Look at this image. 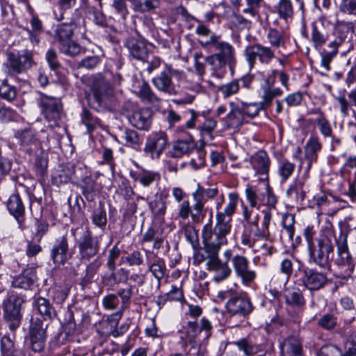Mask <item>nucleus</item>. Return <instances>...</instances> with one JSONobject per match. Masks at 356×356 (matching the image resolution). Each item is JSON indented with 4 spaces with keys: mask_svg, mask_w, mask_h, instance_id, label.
<instances>
[{
    "mask_svg": "<svg viewBox=\"0 0 356 356\" xmlns=\"http://www.w3.org/2000/svg\"><path fill=\"white\" fill-rule=\"evenodd\" d=\"M173 77L181 82L185 79V74L183 71L165 64L163 70L152 78V83L156 89L163 93L169 95H177L179 86L174 84Z\"/></svg>",
    "mask_w": 356,
    "mask_h": 356,
    "instance_id": "obj_6",
    "label": "nucleus"
},
{
    "mask_svg": "<svg viewBox=\"0 0 356 356\" xmlns=\"http://www.w3.org/2000/svg\"><path fill=\"white\" fill-rule=\"evenodd\" d=\"M244 56L250 70L255 67L257 60L261 65H267L276 58L273 49L261 43L247 46L244 50Z\"/></svg>",
    "mask_w": 356,
    "mask_h": 356,
    "instance_id": "obj_8",
    "label": "nucleus"
},
{
    "mask_svg": "<svg viewBox=\"0 0 356 356\" xmlns=\"http://www.w3.org/2000/svg\"><path fill=\"white\" fill-rule=\"evenodd\" d=\"M194 147V145L191 141L188 140H177L174 143L170 154L174 158H180L184 154H188Z\"/></svg>",
    "mask_w": 356,
    "mask_h": 356,
    "instance_id": "obj_48",
    "label": "nucleus"
},
{
    "mask_svg": "<svg viewBox=\"0 0 356 356\" xmlns=\"http://www.w3.org/2000/svg\"><path fill=\"white\" fill-rule=\"evenodd\" d=\"M177 86H179V92L176 95L179 97L172 100L177 105L191 104L201 90L200 86L197 84L192 86H183L181 88L179 84Z\"/></svg>",
    "mask_w": 356,
    "mask_h": 356,
    "instance_id": "obj_34",
    "label": "nucleus"
},
{
    "mask_svg": "<svg viewBox=\"0 0 356 356\" xmlns=\"http://www.w3.org/2000/svg\"><path fill=\"white\" fill-rule=\"evenodd\" d=\"M305 180L302 178L296 179L286 190V195L292 201L300 203L305 197Z\"/></svg>",
    "mask_w": 356,
    "mask_h": 356,
    "instance_id": "obj_39",
    "label": "nucleus"
},
{
    "mask_svg": "<svg viewBox=\"0 0 356 356\" xmlns=\"http://www.w3.org/2000/svg\"><path fill=\"white\" fill-rule=\"evenodd\" d=\"M48 324L38 318L32 319L29 331L30 348L35 353H41L46 346Z\"/></svg>",
    "mask_w": 356,
    "mask_h": 356,
    "instance_id": "obj_13",
    "label": "nucleus"
},
{
    "mask_svg": "<svg viewBox=\"0 0 356 356\" xmlns=\"http://www.w3.org/2000/svg\"><path fill=\"white\" fill-rule=\"evenodd\" d=\"M33 307L43 317L44 320H51L56 316L54 307L49 300L41 296L34 297Z\"/></svg>",
    "mask_w": 356,
    "mask_h": 356,
    "instance_id": "obj_35",
    "label": "nucleus"
},
{
    "mask_svg": "<svg viewBox=\"0 0 356 356\" xmlns=\"http://www.w3.org/2000/svg\"><path fill=\"white\" fill-rule=\"evenodd\" d=\"M33 154L35 155V166L38 172L40 175H43L47 167L48 161L47 154L41 148H39L37 152H34Z\"/></svg>",
    "mask_w": 356,
    "mask_h": 356,
    "instance_id": "obj_63",
    "label": "nucleus"
},
{
    "mask_svg": "<svg viewBox=\"0 0 356 356\" xmlns=\"http://www.w3.org/2000/svg\"><path fill=\"white\" fill-rule=\"evenodd\" d=\"M207 266L209 271L214 272L213 281L215 282H222L229 278L232 274V269L226 262H222L218 256L206 258Z\"/></svg>",
    "mask_w": 356,
    "mask_h": 356,
    "instance_id": "obj_21",
    "label": "nucleus"
},
{
    "mask_svg": "<svg viewBox=\"0 0 356 356\" xmlns=\"http://www.w3.org/2000/svg\"><path fill=\"white\" fill-rule=\"evenodd\" d=\"M83 123L86 126L88 131L91 132L99 124L100 120L94 116L88 110L83 108L81 114Z\"/></svg>",
    "mask_w": 356,
    "mask_h": 356,
    "instance_id": "obj_62",
    "label": "nucleus"
},
{
    "mask_svg": "<svg viewBox=\"0 0 356 356\" xmlns=\"http://www.w3.org/2000/svg\"><path fill=\"white\" fill-rule=\"evenodd\" d=\"M239 202V196L236 193L228 195V202L223 211L217 212L216 220L227 225H232V216L236 211Z\"/></svg>",
    "mask_w": 356,
    "mask_h": 356,
    "instance_id": "obj_27",
    "label": "nucleus"
},
{
    "mask_svg": "<svg viewBox=\"0 0 356 356\" xmlns=\"http://www.w3.org/2000/svg\"><path fill=\"white\" fill-rule=\"evenodd\" d=\"M76 0H57L56 6L57 10L54 11V15L57 21L65 19V14L70 10L75 4Z\"/></svg>",
    "mask_w": 356,
    "mask_h": 356,
    "instance_id": "obj_54",
    "label": "nucleus"
},
{
    "mask_svg": "<svg viewBox=\"0 0 356 356\" xmlns=\"http://www.w3.org/2000/svg\"><path fill=\"white\" fill-rule=\"evenodd\" d=\"M327 282L325 273L314 269L306 270L304 272L302 284L309 291H318L323 289Z\"/></svg>",
    "mask_w": 356,
    "mask_h": 356,
    "instance_id": "obj_24",
    "label": "nucleus"
},
{
    "mask_svg": "<svg viewBox=\"0 0 356 356\" xmlns=\"http://www.w3.org/2000/svg\"><path fill=\"white\" fill-rule=\"evenodd\" d=\"M152 112L147 108L137 109L129 115V123L138 129L148 131L152 124Z\"/></svg>",
    "mask_w": 356,
    "mask_h": 356,
    "instance_id": "obj_23",
    "label": "nucleus"
},
{
    "mask_svg": "<svg viewBox=\"0 0 356 356\" xmlns=\"http://www.w3.org/2000/svg\"><path fill=\"white\" fill-rule=\"evenodd\" d=\"M232 265L237 277L243 284L248 285L257 277L256 272L250 267L248 258L243 255L236 254L232 258Z\"/></svg>",
    "mask_w": 356,
    "mask_h": 356,
    "instance_id": "obj_18",
    "label": "nucleus"
},
{
    "mask_svg": "<svg viewBox=\"0 0 356 356\" xmlns=\"http://www.w3.org/2000/svg\"><path fill=\"white\" fill-rule=\"evenodd\" d=\"M329 35L321 31L314 24H312L311 41L315 49L320 50L328 40Z\"/></svg>",
    "mask_w": 356,
    "mask_h": 356,
    "instance_id": "obj_51",
    "label": "nucleus"
},
{
    "mask_svg": "<svg viewBox=\"0 0 356 356\" xmlns=\"http://www.w3.org/2000/svg\"><path fill=\"white\" fill-rule=\"evenodd\" d=\"M295 217L290 213L284 214L282 217V224L283 230L280 234V238L282 239L284 236L287 237L289 241L293 240L294 235V226Z\"/></svg>",
    "mask_w": 356,
    "mask_h": 356,
    "instance_id": "obj_50",
    "label": "nucleus"
},
{
    "mask_svg": "<svg viewBox=\"0 0 356 356\" xmlns=\"http://www.w3.org/2000/svg\"><path fill=\"white\" fill-rule=\"evenodd\" d=\"M134 165L138 170H130L129 176L134 181H138L143 187H149L154 182L160 180L159 172L147 170L140 166L136 162H134Z\"/></svg>",
    "mask_w": 356,
    "mask_h": 356,
    "instance_id": "obj_22",
    "label": "nucleus"
},
{
    "mask_svg": "<svg viewBox=\"0 0 356 356\" xmlns=\"http://www.w3.org/2000/svg\"><path fill=\"white\" fill-rule=\"evenodd\" d=\"M229 105L230 110L225 118L227 127L231 128L241 126L245 118L241 104L230 102Z\"/></svg>",
    "mask_w": 356,
    "mask_h": 356,
    "instance_id": "obj_32",
    "label": "nucleus"
},
{
    "mask_svg": "<svg viewBox=\"0 0 356 356\" xmlns=\"http://www.w3.org/2000/svg\"><path fill=\"white\" fill-rule=\"evenodd\" d=\"M309 263H313L320 268L330 269V255L334 251V246L330 238L325 235H321L316 243L308 247Z\"/></svg>",
    "mask_w": 356,
    "mask_h": 356,
    "instance_id": "obj_7",
    "label": "nucleus"
},
{
    "mask_svg": "<svg viewBox=\"0 0 356 356\" xmlns=\"http://www.w3.org/2000/svg\"><path fill=\"white\" fill-rule=\"evenodd\" d=\"M90 92L99 109L112 110L118 104V99L114 92L113 87L104 77L97 76L92 79Z\"/></svg>",
    "mask_w": 356,
    "mask_h": 356,
    "instance_id": "obj_3",
    "label": "nucleus"
},
{
    "mask_svg": "<svg viewBox=\"0 0 356 356\" xmlns=\"http://www.w3.org/2000/svg\"><path fill=\"white\" fill-rule=\"evenodd\" d=\"M97 183L91 178H86L81 184L82 193L89 202H92L97 194Z\"/></svg>",
    "mask_w": 356,
    "mask_h": 356,
    "instance_id": "obj_52",
    "label": "nucleus"
},
{
    "mask_svg": "<svg viewBox=\"0 0 356 356\" xmlns=\"http://www.w3.org/2000/svg\"><path fill=\"white\" fill-rule=\"evenodd\" d=\"M7 208L10 213L14 216L19 227L24 228L25 209L18 194H13L10 196L7 202Z\"/></svg>",
    "mask_w": 356,
    "mask_h": 356,
    "instance_id": "obj_29",
    "label": "nucleus"
},
{
    "mask_svg": "<svg viewBox=\"0 0 356 356\" xmlns=\"http://www.w3.org/2000/svg\"><path fill=\"white\" fill-rule=\"evenodd\" d=\"M276 10L281 19L288 21L293 16V8L291 0H279Z\"/></svg>",
    "mask_w": 356,
    "mask_h": 356,
    "instance_id": "obj_53",
    "label": "nucleus"
},
{
    "mask_svg": "<svg viewBox=\"0 0 356 356\" xmlns=\"http://www.w3.org/2000/svg\"><path fill=\"white\" fill-rule=\"evenodd\" d=\"M286 303L289 305L302 307L305 304L302 292L296 287L286 288L284 292Z\"/></svg>",
    "mask_w": 356,
    "mask_h": 356,
    "instance_id": "obj_42",
    "label": "nucleus"
},
{
    "mask_svg": "<svg viewBox=\"0 0 356 356\" xmlns=\"http://www.w3.org/2000/svg\"><path fill=\"white\" fill-rule=\"evenodd\" d=\"M232 344L236 346L246 356H254L259 350V346L248 338H242L232 342Z\"/></svg>",
    "mask_w": 356,
    "mask_h": 356,
    "instance_id": "obj_47",
    "label": "nucleus"
},
{
    "mask_svg": "<svg viewBox=\"0 0 356 356\" xmlns=\"http://www.w3.org/2000/svg\"><path fill=\"white\" fill-rule=\"evenodd\" d=\"M169 145L168 137L163 131H152L146 138L143 148L146 156L152 160L159 159Z\"/></svg>",
    "mask_w": 356,
    "mask_h": 356,
    "instance_id": "obj_10",
    "label": "nucleus"
},
{
    "mask_svg": "<svg viewBox=\"0 0 356 356\" xmlns=\"http://www.w3.org/2000/svg\"><path fill=\"white\" fill-rule=\"evenodd\" d=\"M17 97V90L15 86L8 84L7 80H3L0 85V97L11 102Z\"/></svg>",
    "mask_w": 356,
    "mask_h": 356,
    "instance_id": "obj_60",
    "label": "nucleus"
},
{
    "mask_svg": "<svg viewBox=\"0 0 356 356\" xmlns=\"http://www.w3.org/2000/svg\"><path fill=\"white\" fill-rule=\"evenodd\" d=\"M78 247L77 257L82 261H88L96 256L100 249V242L97 237H94L90 230L86 227H77L72 230Z\"/></svg>",
    "mask_w": 356,
    "mask_h": 356,
    "instance_id": "obj_5",
    "label": "nucleus"
},
{
    "mask_svg": "<svg viewBox=\"0 0 356 356\" xmlns=\"http://www.w3.org/2000/svg\"><path fill=\"white\" fill-rule=\"evenodd\" d=\"M218 193L217 188H204L200 184L197 189L192 193L193 199L195 202L193 209L194 213L191 214V218L193 222H198L202 214V211L206 202L209 200L213 199Z\"/></svg>",
    "mask_w": 356,
    "mask_h": 356,
    "instance_id": "obj_14",
    "label": "nucleus"
},
{
    "mask_svg": "<svg viewBox=\"0 0 356 356\" xmlns=\"http://www.w3.org/2000/svg\"><path fill=\"white\" fill-rule=\"evenodd\" d=\"M74 172V164L69 162L62 166V170L59 172L58 176L55 177L54 179L59 183H67L71 179Z\"/></svg>",
    "mask_w": 356,
    "mask_h": 356,
    "instance_id": "obj_61",
    "label": "nucleus"
},
{
    "mask_svg": "<svg viewBox=\"0 0 356 356\" xmlns=\"http://www.w3.org/2000/svg\"><path fill=\"white\" fill-rule=\"evenodd\" d=\"M323 147L322 143L316 136H311L306 142L304 147L305 160L306 161V173H308L311 169L312 165L318 160V154Z\"/></svg>",
    "mask_w": 356,
    "mask_h": 356,
    "instance_id": "obj_25",
    "label": "nucleus"
},
{
    "mask_svg": "<svg viewBox=\"0 0 356 356\" xmlns=\"http://www.w3.org/2000/svg\"><path fill=\"white\" fill-rule=\"evenodd\" d=\"M282 355L289 356H302V346L300 341L295 337H289L280 344Z\"/></svg>",
    "mask_w": 356,
    "mask_h": 356,
    "instance_id": "obj_37",
    "label": "nucleus"
},
{
    "mask_svg": "<svg viewBox=\"0 0 356 356\" xmlns=\"http://www.w3.org/2000/svg\"><path fill=\"white\" fill-rule=\"evenodd\" d=\"M240 84L238 79H234L232 81L220 86L218 88V92L223 98L227 99L238 92Z\"/></svg>",
    "mask_w": 356,
    "mask_h": 356,
    "instance_id": "obj_57",
    "label": "nucleus"
},
{
    "mask_svg": "<svg viewBox=\"0 0 356 356\" xmlns=\"http://www.w3.org/2000/svg\"><path fill=\"white\" fill-rule=\"evenodd\" d=\"M212 325L211 322L204 317L201 318L200 325L196 321H188L178 331L179 339L183 345L187 343H195L197 336L204 334V339H208L211 336Z\"/></svg>",
    "mask_w": 356,
    "mask_h": 356,
    "instance_id": "obj_9",
    "label": "nucleus"
},
{
    "mask_svg": "<svg viewBox=\"0 0 356 356\" xmlns=\"http://www.w3.org/2000/svg\"><path fill=\"white\" fill-rule=\"evenodd\" d=\"M134 11L140 13H150L159 7L161 0H129Z\"/></svg>",
    "mask_w": 356,
    "mask_h": 356,
    "instance_id": "obj_45",
    "label": "nucleus"
},
{
    "mask_svg": "<svg viewBox=\"0 0 356 356\" xmlns=\"http://www.w3.org/2000/svg\"><path fill=\"white\" fill-rule=\"evenodd\" d=\"M296 168L294 163L287 159H282L278 165V174L281 177V181H286L293 173Z\"/></svg>",
    "mask_w": 356,
    "mask_h": 356,
    "instance_id": "obj_56",
    "label": "nucleus"
},
{
    "mask_svg": "<svg viewBox=\"0 0 356 356\" xmlns=\"http://www.w3.org/2000/svg\"><path fill=\"white\" fill-rule=\"evenodd\" d=\"M15 138L18 140L20 149L29 154H33L40 148V142L36 131L32 128L17 130L15 133Z\"/></svg>",
    "mask_w": 356,
    "mask_h": 356,
    "instance_id": "obj_17",
    "label": "nucleus"
},
{
    "mask_svg": "<svg viewBox=\"0 0 356 356\" xmlns=\"http://www.w3.org/2000/svg\"><path fill=\"white\" fill-rule=\"evenodd\" d=\"M40 105L46 120L58 124V120L63 115L60 100L55 97L44 96L41 98Z\"/></svg>",
    "mask_w": 356,
    "mask_h": 356,
    "instance_id": "obj_20",
    "label": "nucleus"
},
{
    "mask_svg": "<svg viewBox=\"0 0 356 356\" xmlns=\"http://www.w3.org/2000/svg\"><path fill=\"white\" fill-rule=\"evenodd\" d=\"M86 13L92 15L93 21L97 26H106V17L102 11V8L99 7V8H97L92 6L86 5Z\"/></svg>",
    "mask_w": 356,
    "mask_h": 356,
    "instance_id": "obj_59",
    "label": "nucleus"
},
{
    "mask_svg": "<svg viewBox=\"0 0 356 356\" xmlns=\"http://www.w3.org/2000/svg\"><path fill=\"white\" fill-rule=\"evenodd\" d=\"M259 215H257L252 222H248L243 226V230L241 235V243L248 248L253 253H257V245L265 238L259 230Z\"/></svg>",
    "mask_w": 356,
    "mask_h": 356,
    "instance_id": "obj_16",
    "label": "nucleus"
},
{
    "mask_svg": "<svg viewBox=\"0 0 356 356\" xmlns=\"http://www.w3.org/2000/svg\"><path fill=\"white\" fill-rule=\"evenodd\" d=\"M204 47H210L217 52L216 56L228 63L230 69H232L236 63L235 49L230 43L221 40V35L212 34L205 42L202 43Z\"/></svg>",
    "mask_w": 356,
    "mask_h": 356,
    "instance_id": "obj_11",
    "label": "nucleus"
},
{
    "mask_svg": "<svg viewBox=\"0 0 356 356\" xmlns=\"http://www.w3.org/2000/svg\"><path fill=\"white\" fill-rule=\"evenodd\" d=\"M206 62L212 70L213 76L220 79L223 76L225 66L228 65L227 62L214 54L207 56Z\"/></svg>",
    "mask_w": 356,
    "mask_h": 356,
    "instance_id": "obj_43",
    "label": "nucleus"
},
{
    "mask_svg": "<svg viewBox=\"0 0 356 356\" xmlns=\"http://www.w3.org/2000/svg\"><path fill=\"white\" fill-rule=\"evenodd\" d=\"M266 38L270 47L275 50L285 47V33L283 31L270 28L266 34Z\"/></svg>",
    "mask_w": 356,
    "mask_h": 356,
    "instance_id": "obj_46",
    "label": "nucleus"
},
{
    "mask_svg": "<svg viewBox=\"0 0 356 356\" xmlns=\"http://www.w3.org/2000/svg\"><path fill=\"white\" fill-rule=\"evenodd\" d=\"M0 348L1 356H26L24 351L21 348H17L14 340L6 335L1 339Z\"/></svg>",
    "mask_w": 356,
    "mask_h": 356,
    "instance_id": "obj_41",
    "label": "nucleus"
},
{
    "mask_svg": "<svg viewBox=\"0 0 356 356\" xmlns=\"http://www.w3.org/2000/svg\"><path fill=\"white\" fill-rule=\"evenodd\" d=\"M35 280V268L33 267L27 268L13 280L12 284L15 288L27 290L33 285Z\"/></svg>",
    "mask_w": 356,
    "mask_h": 356,
    "instance_id": "obj_36",
    "label": "nucleus"
},
{
    "mask_svg": "<svg viewBox=\"0 0 356 356\" xmlns=\"http://www.w3.org/2000/svg\"><path fill=\"white\" fill-rule=\"evenodd\" d=\"M226 307L229 313L242 316L249 315L254 309L250 298L245 293L232 296L227 300Z\"/></svg>",
    "mask_w": 356,
    "mask_h": 356,
    "instance_id": "obj_19",
    "label": "nucleus"
},
{
    "mask_svg": "<svg viewBox=\"0 0 356 356\" xmlns=\"http://www.w3.org/2000/svg\"><path fill=\"white\" fill-rule=\"evenodd\" d=\"M339 112L342 117L349 116L350 113H355L356 109V88L348 93V98L344 94H340L335 97Z\"/></svg>",
    "mask_w": 356,
    "mask_h": 356,
    "instance_id": "obj_28",
    "label": "nucleus"
},
{
    "mask_svg": "<svg viewBox=\"0 0 356 356\" xmlns=\"http://www.w3.org/2000/svg\"><path fill=\"white\" fill-rule=\"evenodd\" d=\"M136 89V95L143 102L151 104L161 102V99L152 90L147 81L143 79L140 82H138Z\"/></svg>",
    "mask_w": 356,
    "mask_h": 356,
    "instance_id": "obj_38",
    "label": "nucleus"
},
{
    "mask_svg": "<svg viewBox=\"0 0 356 356\" xmlns=\"http://www.w3.org/2000/svg\"><path fill=\"white\" fill-rule=\"evenodd\" d=\"M261 90L262 101L260 102L266 108L271 105L273 98L280 97L283 94L282 90L280 88L261 86Z\"/></svg>",
    "mask_w": 356,
    "mask_h": 356,
    "instance_id": "obj_49",
    "label": "nucleus"
},
{
    "mask_svg": "<svg viewBox=\"0 0 356 356\" xmlns=\"http://www.w3.org/2000/svg\"><path fill=\"white\" fill-rule=\"evenodd\" d=\"M126 47L130 55L138 60L145 61L149 51L146 43L135 38H129L126 42Z\"/></svg>",
    "mask_w": 356,
    "mask_h": 356,
    "instance_id": "obj_30",
    "label": "nucleus"
},
{
    "mask_svg": "<svg viewBox=\"0 0 356 356\" xmlns=\"http://www.w3.org/2000/svg\"><path fill=\"white\" fill-rule=\"evenodd\" d=\"M30 24L31 29H25L28 33L29 39L31 44H38L40 41V35L44 31L42 22L37 15H33L31 19Z\"/></svg>",
    "mask_w": 356,
    "mask_h": 356,
    "instance_id": "obj_40",
    "label": "nucleus"
},
{
    "mask_svg": "<svg viewBox=\"0 0 356 356\" xmlns=\"http://www.w3.org/2000/svg\"><path fill=\"white\" fill-rule=\"evenodd\" d=\"M240 104L243 107L245 117L250 118L257 116L261 111H265L266 109L261 102L246 103L241 101Z\"/></svg>",
    "mask_w": 356,
    "mask_h": 356,
    "instance_id": "obj_58",
    "label": "nucleus"
},
{
    "mask_svg": "<svg viewBox=\"0 0 356 356\" xmlns=\"http://www.w3.org/2000/svg\"><path fill=\"white\" fill-rule=\"evenodd\" d=\"M25 297L15 292L10 291L2 302L3 317L8 329L15 334L20 327L22 318Z\"/></svg>",
    "mask_w": 356,
    "mask_h": 356,
    "instance_id": "obj_2",
    "label": "nucleus"
},
{
    "mask_svg": "<svg viewBox=\"0 0 356 356\" xmlns=\"http://www.w3.org/2000/svg\"><path fill=\"white\" fill-rule=\"evenodd\" d=\"M145 255L149 271L159 282L164 277L165 273L166 268L164 261L148 250H145Z\"/></svg>",
    "mask_w": 356,
    "mask_h": 356,
    "instance_id": "obj_33",
    "label": "nucleus"
},
{
    "mask_svg": "<svg viewBox=\"0 0 356 356\" xmlns=\"http://www.w3.org/2000/svg\"><path fill=\"white\" fill-rule=\"evenodd\" d=\"M337 257L334 259L336 265L346 268L345 277H349L354 271L355 264L348 245V234L342 232L335 238Z\"/></svg>",
    "mask_w": 356,
    "mask_h": 356,
    "instance_id": "obj_12",
    "label": "nucleus"
},
{
    "mask_svg": "<svg viewBox=\"0 0 356 356\" xmlns=\"http://www.w3.org/2000/svg\"><path fill=\"white\" fill-rule=\"evenodd\" d=\"M7 60L3 64V72L7 77L18 80V75L26 73L34 64L33 54L25 49L22 54L13 51L6 52Z\"/></svg>",
    "mask_w": 356,
    "mask_h": 356,
    "instance_id": "obj_4",
    "label": "nucleus"
},
{
    "mask_svg": "<svg viewBox=\"0 0 356 356\" xmlns=\"http://www.w3.org/2000/svg\"><path fill=\"white\" fill-rule=\"evenodd\" d=\"M122 139L124 141L125 145L133 148H135L140 144L139 136L133 129H126L122 135Z\"/></svg>",
    "mask_w": 356,
    "mask_h": 356,
    "instance_id": "obj_64",
    "label": "nucleus"
},
{
    "mask_svg": "<svg viewBox=\"0 0 356 356\" xmlns=\"http://www.w3.org/2000/svg\"><path fill=\"white\" fill-rule=\"evenodd\" d=\"M68 243L65 236L58 238L51 250V258L56 265L64 264L67 260Z\"/></svg>",
    "mask_w": 356,
    "mask_h": 356,
    "instance_id": "obj_31",
    "label": "nucleus"
},
{
    "mask_svg": "<svg viewBox=\"0 0 356 356\" xmlns=\"http://www.w3.org/2000/svg\"><path fill=\"white\" fill-rule=\"evenodd\" d=\"M232 225L216 221L214 227L211 223L204 225L202 232L204 250L207 257L218 256L223 245L228 243L227 236L230 233Z\"/></svg>",
    "mask_w": 356,
    "mask_h": 356,
    "instance_id": "obj_1",
    "label": "nucleus"
},
{
    "mask_svg": "<svg viewBox=\"0 0 356 356\" xmlns=\"http://www.w3.org/2000/svg\"><path fill=\"white\" fill-rule=\"evenodd\" d=\"M181 232L194 249L199 246L197 232L193 225L188 222L184 224L181 227Z\"/></svg>",
    "mask_w": 356,
    "mask_h": 356,
    "instance_id": "obj_55",
    "label": "nucleus"
},
{
    "mask_svg": "<svg viewBox=\"0 0 356 356\" xmlns=\"http://www.w3.org/2000/svg\"><path fill=\"white\" fill-rule=\"evenodd\" d=\"M250 162L256 174L264 176V177L262 178L264 180L268 179L270 159L265 151H257L251 156Z\"/></svg>",
    "mask_w": 356,
    "mask_h": 356,
    "instance_id": "obj_26",
    "label": "nucleus"
},
{
    "mask_svg": "<svg viewBox=\"0 0 356 356\" xmlns=\"http://www.w3.org/2000/svg\"><path fill=\"white\" fill-rule=\"evenodd\" d=\"M73 31V28L70 27L67 23H63L56 26L54 31V39L55 42H58V47L72 40Z\"/></svg>",
    "mask_w": 356,
    "mask_h": 356,
    "instance_id": "obj_44",
    "label": "nucleus"
},
{
    "mask_svg": "<svg viewBox=\"0 0 356 356\" xmlns=\"http://www.w3.org/2000/svg\"><path fill=\"white\" fill-rule=\"evenodd\" d=\"M309 114L316 115V118L314 120H308V121L316 124L321 134L324 138L330 140L332 149H334L341 144V140L334 135L332 124L325 114L320 108L310 111Z\"/></svg>",
    "mask_w": 356,
    "mask_h": 356,
    "instance_id": "obj_15",
    "label": "nucleus"
}]
</instances>
